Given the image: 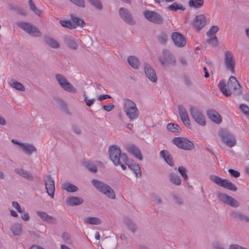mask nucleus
<instances>
[{
	"label": "nucleus",
	"instance_id": "f257e3e1",
	"mask_svg": "<svg viewBox=\"0 0 249 249\" xmlns=\"http://www.w3.org/2000/svg\"><path fill=\"white\" fill-rule=\"evenodd\" d=\"M218 88L221 92L226 96H230L233 90V94L235 95H240L242 93L241 87L234 76L230 77L227 85L224 80L220 81Z\"/></svg>",
	"mask_w": 249,
	"mask_h": 249
},
{
	"label": "nucleus",
	"instance_id": "f03ea898",
	"mask_svg": "<svg viewBox=\"0 0 249 249\" xmlns=\"http://www.w3.org/2000/svg\"><path fill=\"white\" fill-rule=\"evenodd\" d=\"M109 159L115 166L120 165L123 170L126 169V164L128 157L124 153H122L120 148L116 145H113L109 147Z\"/></svg>",
	"mask_w": 249,
	"mask_h": 249
},
{
	"label": "nucleus",
	"instance_id": "7ed1b4c3",
	"mask_svg": "<svg viewBox=\"0 0 249 249\" xmlns=\"http://www.w3.org/2000/svg\"><path fill=\"white\" fill-rule=\"evenodd\" d=\"M124 111L130 120L136 119L139 114L136 104L128 99H124Z\"/></svg>",
	"mask_w": 249,
	"mask_h": 249
},
{
	"label": "nucleus",
	"instance_id": "20e7f679",
	"mask_svg": "<svg viewBox=\"0 0 249 249\" xmlns=\"http://www.w3.org/2000/svg\"><path fill=\"white\" fill-rule=\"evenodd\" d=\"M162 55L158 59L162 66L165 67L176 65V59L173 53L167 49L162 51Z\"/></svg>",
	"mask_w": 249,
	"mask_h": 249
},
{
	"label": "nucleus",
	"instance_id": "39448f33",
	"mask_svg": "<svg viewBox=\"0 0 249 249\" xmlns=\"http://www.w3.org/2000/svg\"><path fill=\"white\" fill-rule=\"evenodd\" d=\"M172 142L178 148L185 150H191L195 148L193 143L188 139L183 137H175Z\"/></svg>",
	"mask_w": 249,
	"mask_h": 249
},
{
	"label": "nucleus",
	"instance_id": "423d86ee",
	"mask_svg": "<svg viewBox=\"0 0 249 249\" xmlns=\"http://www.w3.org/2000/svg\"><path fill=\"white\" fill-rule=\"evenodd\" d=\"M218 135L222 142L227 146L232 147L236 145V141L234 136L225 129H220L218 131Z\"/></svg>",
	"mask_w": 249,
	"mask_h": 249
},
{
	"label": "nucleus",
	"instance_id": "0eeeda50",
	"mask_svg": "<svg viewBox=\"0 0 249 249\" xmlns=\"http://www.w3.org/2000/svg\"><path fill=\"white\" fill-rule=\"evenodd\" d=\"M55 78L59 86L63 90L70 93H76L77 92L76 89L63 75L57 74L55 75Z\"/></svg>",
	"mask_w": 249,
	"mask_h": 249
},
{
	"label": "nucleus",
	"instance_id": "6e6552de",
	"mask_svg": "<svg viewBox=\"0 0 249 249\" xmlns=\"http://www.w3.org/2000/svg\"><path fill=\"white\" fill-rule=\"evenodd\" d=\"M17 25L32 36L39 37L42 36V33L40 30L36 26L30 23L24 22H18L17 23Z\"/></svg>",
	"mask_w": 249,
	"mask_h": 249
},
{
	"label": "nucleus",
	"instance_id": "1a4fd4ad",
	"mask_svg": "<svg viewBox=\"0 0 249 249\" xmlns=\"http://www.w3.org/2000/svg\"><path fill=\"white\" fill-rule=\"evenodd\" d=\"M189 110L192 117L197 124L201 126H204L206 124L205 117L198 109L194 106H191L189 107Z\"/></svg>",
	"mask_w": 249,
	"mask_h": 249
},
{
	"label": "nucleus",
	"instance_id": "9d476101",
	"mask_svg": "<svg viewBox=\"0 0 249 249\" xmlns=\"http://www.w3.org/2000/svg\"><path fill=\"white\" fill-rule=\"evenodd\" d=\"M224 65L232 74L235 73L234 67L235 61L233 54L230 51H226L224 53Z\"/></svg>",
	"mask_w": 249,
	"mask_h": 249
},
{
	"label": "nucleus",
	"instance_id": "9b49d317",
	"mask_svg": "<svg viewBox=\"0 0 249 249\" xmlns=\"http://www.w3.org/2000/svg\"><path fill=\"white\" fill-rule=\"evenodd\" d=\"M119 12L120 17L125 23L130 25H134L136 24L132 14L127 9L120 8Z\"/></svg>",
	"mask_w": 249,
	"mask_h": 249
},
{
	"label": "nucleus",
	"instance_id": "f8f14e48",
	"mask_svg": "<svg viewBox=\"0 0 249 249\" xmlns=\"http://www.w3.org/2000/svg\"><path fill=\"white\" fill-rule=\"evenodd\" d=\"M44 181L47 194L52 198H53L55 192L54 181L53 179L51 178L50 175H48L45 177Z\"/></svg>",
	"mask_w": 249,
	"mask_h": 249
},
{
	"label": "nucleus",
	"instance_id": "ddd939ff",
	"mask_svg": "<svg viewBox=\"0 0 249 249\" xmlns=\"http://www.w3.org/2000/svg\"><path fill=\"white\" fill-rule=\"evenodd\" d=\"M217 197L220 201L231 207L237 208L239 206V203L234 198L226 194L218 193Z\"/></svg>",
	"mask_w": 249,
	"mask_h": 249
},
{
	"label": "nucleus",
	"instance_id": "4468645a",
	"mask_svg": "<svg viewBox=\"0 0 249 249\" xmlns=\"http://www.w3.org/2000/svg\"><path fill=\"white\" fill-rule=\"evenodd\" d=\"M145 18L149 21L156 24H161L163 18L157 12L147 11L144 13Z\"/></svg>",
	"mask_w": 249,
	"mask_h": 249
},
{
	"label": "nucleus",
	"instance_id": "2eb2a0df",
	"mask_svg": "<svg viewBox=\"0 0 249 249\" xmlns=\"http://www.w3.org/2000/svg\"><path fill=\"white\" fill-rule=\"evenodd\" d=\"M171 38L174 45L177 47L182 48L186 44L185 37L178 32H173Z\"/></svg>",
	"mask_w": 249,
	"mask_h": 249
},
{
	"label": "nucleus",
	"instance_id": "dca6fc26",
	"mask_svg": "<svg viewBox=\"0 0 249 249\" xmlns=\"http://www.w3.org/2000/svg\"><path fill=\"white\" fill-rule=\"evenodd\" d=\"M178 109L182 123L186 127H190L191 125L190 121L186 109L181 105L178 106Z\"/></svg>",
	"mask_w": 249,
	"mask_h": 249
},
{
	"label": "nucleus",
	"instance_id": "f3484780",
	"mask_svg": "<svg viewBox=\"0 0 249 249\" xmlns=\"http://www.w3.org/2000/svg\"><path fill=\"white\" fill-rule=\"evenodd\" d=\"M125 150L139 160H142L141 152L138 147L133 144H127L124 146Z\"/></svg>",
	"mask_w": 249,
	"mask_h": 249
},
{
	"label": "nucleus",
	"instance_id": "a211bd4d",
	"mask_svg": "<svg viewBox=\"0 0 249 249\" xmlns=\"http://www.w3.org/2000/svg\"><path fill=\"white\" fill-rule=\"evenodd\" d=\"M145 73L149 80L153 83L157 82V77L155 71L152 67L148 64H145L144 66Z\"/></svg>",
	"mask_w": 249,
	"mask_h": 249
},
{
	"label": "nucleus",
	"instance_id": "6ab92c4d",
	"mask_svg": "<svg viewBox=\"0 0 249 249\" xmlns=\"http://www.w3.org/2000/svg\"><path fill=\"white\" fill-rule=\"evenodd\" d=\"M206 24L205 17L203 15L196 16L194 20V25L198 30L201 29Z\"/></svg>",
	"mask_w": 249,
	"mask_h": 249
},
{
	"label": "nucleus",
	"instance_id": "aec40b11",
	"mask_svg": "<svg viewBox=\"0 0 249 249\" xmlns=\"http://www.w3.org/2000/svg\"><path fill=\"white\" fill-rule=\"evenodd\" d=\"M84 202V199L80 197L71 196L68 197L66 203L70 206H75L82 204Z\"/></svg>",
	"mask_w": 249,
	"mask_h": 249
},
{
	"label": "nucleus",
	"instance_id": "412c9836",
	"mask_svg": "<svg viewBox=\"0 0 249 249\" xmlns=\"http://www.w3.org/2000/svg\"><path fill=\"white\" fill-rule=\"evenodd\" d=\"M207 114L208 118L215 123L219 124L222 122L221 117L216 111L209 110Z\"/></svg>",
	"mask_w": 249,
	"mask_h": 249
},
{
	"label": "nucleus",
	"instance_id": "4be33fe9",
	"mask_svg": "<svg viewBox=\"0 0 249 249\" xmlns=\"http://www.w3.org/2000/svg\"><path fill=\"white\" fill-rule=\"evenodd\" d=\"M14 171L19 176L29 180L32 181L34 179V177L32 175L30 172L23 169L19 168H16Z\"/></svg>",
	"mask_w": 249,
	"mask_h": 249
},
{
	"label": "nucleus",
	"instance_id": "5701e85b",
	"mask_svg": "<svg viewBox=\"0 0 249 249\" xmlns=\"http://www.w3.org/2000/svg\"><path fill=\"white\" fill-rule=\"evenodd\" d=\"M210 179L212 181H213L218 185L224 188H226L227 184L229 181L227 179H223L218 176L214 175L211 176Z\"/></svg>",
	"mask_w": 249,
	"mask_h": 249
},
{
	"label": "nucleus",
	"instance_id": "b1692460",
	"mask_svg": "<svg viewBox=\"0 0 249 249\" xmlns=\"http://www.w3.org/2000/svg\"><path fill=\"white\" fill-rule=\"evenodd\" d=\"M64 43L72 50H76L78 47L76 41L71 36H66L64 37Z\"/></svg>",
	"mask_w": 249,
	"mask_h": 249
},
{
	"label": "nucleus",
	"instance_id": "393cba45",
	"mask_svg": "<svg viewBox=\"0 0 249 249\" xmlns=\"http://www.w3.org/2000/svg\"><path fill=\"white\" fill-rule=\"evenodd\" d=\"M20 147L24 152L28 155H31L33 153L36 152V147L31 144L23 143L22 144H20Z\"/></svg>",
	"mask_w": 249,
	"mask_h": 249
},
{
	"label": "nucleus",
	"instance_id": "a878e982",
	"mask_svg": "<svg viewBox=\"0 0 249 249\" xmlns=\"http://www.w3.org/2000/svg\"><path fill=\"white\" fill-rule=\"evenodd\" d=\"M160 155L162 157L166 162L170 166H173L174 162L173 161V158L170 153L167 150H162L160 152Z\"/></svg>",
	"mask_w": 249,
	"mask_h": 249
},
{
	"label": "nucleus",
	"instance_id": "bb28decb",
	"mask_svg": "<svg viewBox=\"0 0 249 249\" xmlns=\"http://www.w3.org/2000/svg\"><path fill=\"white\" fill-rule=\"evenodd\" d=\"M93 186L100 193H102L105 189L107 184L96 179H93L91 181Z\"/></svg>",
	"mask_w": 249,
	"mask_h": 249
},
{
	"label": "nucleus",
	"instance_id": "cd10ccee",
	"mask_svg": "<svg viewBox=\"0 0 249 249\" xmlns=\"http://www.w3.org/2000/svg\"><path fill=\"white\" fill-rule=\"evenodd\" d=\"M129 168L132 170L135 174V175L137 177H141L142 176V172L140 166L136 162H131L130 163L126 164Z\"/></svg>",
	"mask_w": 249,
	"mask_h": 249
},
{
	"label": "nucleus",
	"instance_id": "c85d7f7f",
	"mask_svg": "<svg viewBox=\"0 0 249 249\" xmlns=\"http://www.w3.org/2000/svg\"><path fill=\"white\" fill-rule=\"evenodd\" d=\"M62 188L70 193H74L78 191V188L75 185L70 182L64 183L62 185Z\"/></svg>",
	"mask_w": 249,
	"mask_h": 249
},
{
	"label": "nucleus",
	"instance_id": "c756f323",
	"mask_svg": "<svg viewBox=\"0 0 249 249\" xmlns=\"http://www.w3.org/2000/svg\"><path fill=\"white\" fill-rule=\"evenodd\" d=\"M106 188L102 193L109 198L115 199L116 198V194L113 190L107 184Z\"/></svg>",
	"mask_w": 249,
	"mask_h": 249
},
{
	"label": "nucleus",
	"instance_id": "7c9ffc66",
	"mask_svg": "<svg viewBox=\"0 0 249 249\" xmlns=\"http://www.w3.org/2000/svg\"><path fill=\"white\" fill-rule=\"evenodd\" d=\"M44 38L46 43L53 48L57 49L60 47L59 43L52 38L45 36Z\"/></svg>",
	"mask_w": 249,
	"mask_h": 249
},
{
	"label": "nucleus",
	"instance_id": "2f4dec72",
	"mask_svg": "<svg viewBox=\"0 0 249 249\" xmlns=\"http://www.w3.org/2000/svg\"><path fill=\"white\" fill-rule=\"evenodd\" d=\"M127 62L134 69H138L140 65L138 58L135 56H130L127 58Z\"/></svg>",
	"mask_w": 249,
	"mask_h": 249
},
{
	"label": "nucleus",
	"instance_id": "473e14b6",
	"mask_svg": "<svg viewBox=\"0 0 249 249\" xmlns=\"http://www.w3.org/2000/svg\"><path fill=\"white\" fill-rule=\"evenodd\" d=\"M10 230L15 235H20L22 232L21 225L19 224H14L11 226Z\"/></svg>",
	"mask_w": 249,
	"mask_h": 249
},
{
	"label": "nucleus",
	"instance_id": "72a5a7b5",
	"mask_svg": "<svg viewBox=\"0 0 249 249\" xmlns=\"http://www.w3.org/2000/svg\"><path fill=\"white\" fill-rule=\"evenodd\" d=\"M167 129L174 133H179L181 130L180 126L178 124L174 123H169L167 125Z\"/></svg>",
	"mask_w": 249,
	"mask_h": 249
},
{
	"label": "nucleus",
	"instance_id": "f704fd0d",
	"mask_svg": "<svg viewBox=\"0 0 249 249\" xmlns=\"http://www.w3.org/2000/svg\"><path fill=\"white\" fill-rule=\"evenodd\" d=\"M168 178L171 182H172L175 185L178 186L180 185L181 179L178 175L174 174L173 173H170L168 175Z\"/></svg>",
	"mask_w": 249,
	"mask_h": 249
},
{
	"label": "nucleus",
	"instance_id": "c9c22d12",
	"mask_svg": "<svg viewBox=\"0 0 249 249\" xmlns=\"http://www.w3.org/2000/svg\"><path fill=\"white\" fill-rule=\"evenodd\" d=\"M203 4V0H190L188 2L190 7L195 8H199L202 6Z\"/></svg>",
	"mask_w": 249,
	"mask_h": 249
},
{
	"label": "nucleus",
	"instance_id": "e433bc0d",
	"mask_svg": "<svg viewBox=\"0 0 249 249\" xmlns=\"http://www.w3.org/2000/svg\"><path fill=\"white\" fill-rule=\"evenodd\" d=\"M158 41L161 44L165 45L168 40V36L165 32H161L157 36Z\"/></svg>",
	"mask_w": 249,
	"mask_h": 249
},
{
	"label": "nucleus",
	"instance_id": "4c0bfd02",
	"mask_svg": "<svg viewBox=\"0 0 249 249\" xmlns=\"http://www.w3.org/2000/svg\"><path fill=\"white\" fill-rule=\"evenodd\" d=\"M168 10L170 11H177L178 10H181L182 11L185 10V8L182 4H178L177 2H174L171 5L168 7Z\"/></svg>",
	"mask_w": 249,
	"mask_h": 249
},
{
	"label": "nucleus",
	"instance_id": "58836bf2",
	"mask_svg": "<svg viewBox=\"0 0 249 249\" xmlns=\"http://www.w3.org/2000/svg\"><path fill=\"white\" fill-rule=\"evenodd\" d=\"M59 22L62 26L71 29L76 28L75 25L70 20H60Z\"/></svg>",
	"mask_w": 249,
	"mask_h": 249
},
{
	"label": "nucleus",
	"instance_id": "ea45409f",
	"mask_svg": "<svg viewBox=\"0 0 249 249\" xmlns=\"http://www.w3.org/2000/svg\"><path fill=\"white\" fill-rule=\"evenodd\" d=\"M126 225L129 231L132 233H135L137 229V226L129 219H128L127 221L125 222Z\"/></svg>",
	"mask_w": 249,
	"mask_h": 249
},
{
	"label": "nucleus",
	"instance_id": "a19ab883",
	"mask_svg": "<svg viewBox=\"0 0 249 249\" xmlns=\"http://www.w3.org/2000/svg\"><path fill=\"white\" fill-rule=\"evenodd\" d=\"M71 19L72 20V23L75 25V26H78L80 27H83L85 25V23L84 21L76 17H74L72 15L71 16Z\"/></svg>",
	"mask_w": 249,
	"mask_h": 249
},
{
	"label": "nucleus",
	"instance_id": "79ce46f5",
	"mask_svg": "<svg viewBox=\"0 0 249 249\" xmlns=\"http://www.w3.org/2000/svg\"><path fill=\"white\" fill-rule=\"evenodd\" d=\"M84 224L88 225H99L101 223L100 219H84Z\"/></svg>",
	"mask_w": 249,
	"mask_h": 249
},
{
	"label": "nucleus",
	"instance_id": "37998d69",
	"mask_svg": "<svg viewBox=\"0 0 249 249\" xmlns=\"http://www.w3.org/2000/svg\"><path fill=\"white\" fill-rule=\"evenodd\" d=\"M11 86L13 88H14L17 90L23 91L25 90V87L20 82L15 81L11 84Z\"/></svg>",
	"mask_w": 249,
	"mask_h": 249
},
{
	"label": "nucleus",
	"instance_id": "c03bdc74",
	"mask_svg": "<svg viewBox=\"0 0 249 249\" xmlns=\"http://www.w3.org/2000/svg\"><path fill=\"white\" fill-rule=\"evenodd\" d=\"M85 167L90 172L96 173L97 171V167L95 165L91 162L88 161L85 163Z\"/></svg>",
	"mask_w": 249,
	"mask_h": 249
},
{
	"label": "nucleus",
	"instance_id": "a18cd8bd",
	"mask_svg": "<svg viewBox=\"0 0 249 249\" xmlns=\"http://www.w3.org/2000/svg\"><path fill=\"white\" fill-rule=\"evenodd\" d=\"M178 171L184 180L185 181L187 180L188 177L186 173L187 170L186 168L184 167L181 166L178 167Z\"/></svg>",
	"mask_w": 249,
	"mask_h": 249
},
{
	"label": "nucleus",
	"instance_id": "49530a36",
	"mask_svg": "<svg viewBox=\"0 0 249 249\" xmlns=\"http://www.w3.org/2000/svg\"><path fill=\"white\" fill-rule=\"evenodd\" d=\"M219 30V27L217 26H213L210 28L207 33L208 36H215V34Z\"/></svg>",
	"mask_w": 249,
	"mask_h": 249
},
{
	"label": "nucleus",
	"instance_id": "de8ad7c7",
	"mask_svg": "<svg viewBox=\"0 0 249 249\" xmlns=\"http://www.w3.org/2000/svg\"><path fill=\"white\" fill-rule=\"evenodd\" d=\"M29 4L30 6V9L36 15H39L40 11L36 8L32 0H29Z\"/></svg>",
	"mask_w": 249,
	"mask_h": 249
},
{
	"label": "nucleus",
	"instance_id": "09e8293b",
	"mask_svg": "<svg viewBox=\"0 0 249 249\" xmlns=\"http://www.w3.org/2000/svg\"><path fill=\"white\" fill-rule=\"evenodd\" d=\"M209 39L207 40V42L212 45V46H216L217 44V39L215 36H208Z\"/></svg>",
	"mask_w": 249,
	"mask_h": 249
},
{
	"label": "nucleus",
	"instance_id": "8fccbe9b",
	"mask_svg": "<svg viewBox=\"0 0 249 249\" xmlns=\"http://www.w3.org/2000/svg\"><path fill=\"white\" fill-rule=\"evenodd\" d=\"M239 108L246 115H249V107L245 104H241L239 106Z\"/></svg>",
	"mask_w": 249,
	"mask_h": 249
},
{
	"label": "nucleus",
	"instance_id": "3c124183",
	"mask_svg": "<svg viewBox=\"0 0 249 249\" xmlns=\"http://www.w3.org/2000/svg\"><path fill=\"white\" fill-rule=\"evenodd\" d=\"M173 199L174 202L178 205L180 206L184 204V201L182 198L179 196L175 195L173 196Z\"/></svg>",
	"mask_w": 249,
	"mask_h": 249
},
{
	"label": "nucleus",
	"instance_id": "603ef678",
	"mask_svg": "<svg viewBox=\"0 0 249 249\" xmlns=\"http://www.w3.org/2000/svg\"><path fill=\"white\" fill-rule=\"evenodd\" d=\"M73 3L80 7H84L85 4L84 0H70Z\"/></svg>",
	"mask_w": 249,
	"mask_h": 249
},
{
	"label": "nucleus",
	"instance_id": "864d4df0",
	"mask_svg": "<svg viewBox=\"0 0 249 249\" xmlns=\"http://www.w3.org/2000/svg\"><path fill=\"white\" fill-rule=\"evenodd\" d=\"M228 172L231 176L235 178H238L240 176L239 172L232 169H229L228 170Z\"/></svg>",
	"mask_w": 249,
	"mask_h": 249
},
{
	"label": "nucleus",
	"instance_id": "5fc2aeb1",
	"mask_svg": "<svg viewBox=\"0 0 249 249\" xmlns=\"http://www.w3.org/2000/svg\"><path fill=\"white\" fill-rule=\"evenodd\" d=\"M226 189H229L232 191H236L237 190V188L236 187V186L230 180L229 181V182L227 184Z\"/></svg>",
	"mask_w": 249,
	"mask_h": 249
},
{
	"label": "nucleus",
	"instance_id": "6e6d98bb",
	"mask_svg": "<svg viewBox=\"0 0 249 249\" xmlns=\"http://www.w3.org/2000/svg\"><path fill=\"white\" fill-rule=\"evenodd\" d=\"M84 101L86 102V105L88 107H90L95 101V99H89L86 95H84Z\"/></svg>",
	"mask_w": 249,
	"mask_h": 249
},
{
	"label": "nucleus",
	"instance_id": "4d7b16f0",
	"mask_svg": "<svg viewBox=\"0 0 249 249\" xmlns=\"http://www.w3.org/2000/svg\"><path fill=\"white\" fill-rule=\"evenodd\" d=\"M36 213L37 216L40 217V218H53L52 216L48 215V214L44 212L37 211Z\"/></svg>",
	"mask_w": 249,
	"mask_h": 249
},
{
	"label": "nucleus",
	"instance_id": "13d9d810",
	"mask_svg": "<svg viewBox=\"0 0 249 249\" xmlns=\"http://www.w3.org/2000/svg\"><path fill=\"white\" fill-rule=\"evenodd\" d=\"M114 107V105L112 104L104 105L103 106V109L107 111H110Z\"/></svg>",
	"mask_w": 249,
	"mask_h": 249
},
{
	"label": "nucleus",
	"instance_id": "bf43d9fd",
	"mask_svg": "<svg viewBox=\"0 0 249 249\" xmlns=\"http://www.w3.org/2000/svg\"><path fill=\"white\" fill-rule=\"evenodd\" d=\"M62 238L63 240L66 243H69L71 241L70 236L67 233H64L62 235Z\"/></svg>",
	"mask_w": 249,
	"mask_h": 249
},
{
	"label": "nucleus",
	"instance_id": "052dcab7",
	"mask_svg": "<svg viewBox=\"0 0 249 249\" xmlns=\"http://www.w3.org/2000/svg\"><path fill=\"white\" fill-rule=\"evenodd\" d=\"M152 201L157 204H160L162 202L160 197L157 196H154L153 197Z\"/></svg>",
	"mask_w": 249,
	"mask_h": 249
},
{
	"label": "nucleus",
	"instance_id": "680f3d73",
	"mask_svg": "<svg viewBox=\"0 0 249 249\" xmlns=\"http://www.w3.org/2000/svg\"><path fill=\"white\" fill-rule=\"evenodd\" d=\"M229 249H248L245 247H242L237 244H232L230 247Z\"/></svg>",
	"mask_w": 249,
	"mask_h": 249
},
{
	"label": "nucleus",
	"instance_id": "e2e57ef3",
	"mask_svg": "<svg viewBox=\"0 0 249 249\" xmlns=\"http://www.w3.org/2000/svg\"><path fill=\"white\" fill-rule=\"evenodd\" d=\"M111 97L110 95L107 94L101 95L98 97L97 99L99 101H102L107 99H110Z\"/></svg>",
	"mask_w": 249,
	"mask_h": 249
},
{
	"label": "nucleus",
	"instance_id": "0e129e2a",
	"mask_svg": "<svg viewBox=\"0 0 249 249\" xmlns=\"http://www.w3.org/2000/svg\"><path fill=\"white\" fill-rule=\"evenodd\" d=\"M12 206L18 211V212H21V210L22 209L21 208L19 204L17 202L13 201Z\"/></svg>",
	"mask_w": 249,
	"mask_h": 249
},
{
	"label": "nucleus",
	"instance_id": "69168bd1",
	"mask_svg": "<svg viewBox=\"0 0 249 249\" xmlns=\"http://www.w3.org/2000/svg\"><path fill=\"white\" fill-rule=\"evenodd\" d=\"M16 12L18 13V14L25 16L26 15V12L21 8L18 7L17 8H16Z\"/></svg>",
	"mask_w": 249,
	"mask_h": 249
},
{
	"label": "nucleus",
	"instance_id": "338daca9",
	"mask_svg": "<svg viewBox=\"0 0 249 249\" xmlns=\"http://www.w3.org/2000/svg\"><path fill=\"white\" fill-rule=\"evenodd\" d=\"M21 214V218H30L28 213L25 211L24 209H21V212H19Z\"/></svg>",
	"mask_w": 249,
	"mask_h": 249
},
{
	"label": "nucleus",
	"instance_id": "774afa93",
	"mask_svg": "<svg viewBox=\"0 0 249 249\" xmlns=\"http://www.w3.org/2000/svg\"><path fill=\"white\" fill-rule=\"evenodd\" d=\"M72 130L75 134L77 135H80L81 133V131L80 128L76 126L72 127Z\"/></svg>",
	"mask_w": 249,
	"mask_h": 249
}]
</instances>
